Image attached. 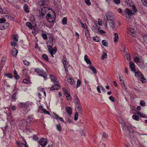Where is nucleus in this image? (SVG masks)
<instances>
[{
  "instance_id": "f257e3e1",
  "label": "nucleus",
  "mask_w": 147,
  "mask_h": 147,
  "mask_svg": "<svg viewBox=\"0 0 147 147\" xmlns=\"http://www.w3.org/2000/svg\"><path fill=\"white\" fill-rule=\"evenodd\" d=\"M19 121L20 120H19ZM33 121V119L32 118L30 117L27 118L26 120L24 119H22L20 120V128L21 129H27V128L26 127L27 123H30L32 122Z\"/></svg>"
},
{
  "instance_id": "f03ea898",
  "label": "nucleus",
  "mask_w": 147,
  "mask_h": 147,
  "mask_svg": "<svg viewBox=\"0 0 147 147\" xmlns=\"http://www.w3.org/2000/svg\"><path fill=\"white\" fill-rule=\"evenodd\" d=\"M46 19L49 22H53L55 20L56 15L54 12L51 13H48L47 15Z\"/></svg>"
},
{
  "instance_id": "7ed1b4c3",
  "label": "nucleus",
  "mask_w": 147,
  "mask_h": 147,
  "mask_svg": "<svg viewBox=\"0 0 147 147\" xmlns=\"http://www.w3.org/2000/svg\"><path fill=\"white\" fill-rule=\"evenodd\" d=\"M34 71L37 73L39 76L43 77L45 80H46L47 74L46 72L43 70L39 68H36L35 69Z\"/></svg>"
},
{
  "instance_id": "20e7f679",
  "label": "nucleus",
  "mask_w": 147,
  "mask_h": 147,
  "mask_svg": "<svg viewBox=\"0 0 147 147\" xmlns=\"http://www.w3.org/2000/svg\"><path fill=\"white\" fill-rule=\"evenodd\" d=\"M49 0H38L37 4L38 6L42 7L46 6Z\"/></svg>"
},
{
  "instance_id": "39448f33",
  "label": "nucleus",
  "mask_w": 147,
  "mask_h": 147,
  "mask_svg": "<svg viewBox=\"0 0 147 147\" xmlns=\"http://www.w3.org/2000/svg\"><path fill=\"white\" fill-rule=\"evenodd\" d=\"M18 35L15 34L13 35V41L11 42V45L12 46L16 47L18 46V45L16 43V42L18 41Z\"/></svg>"
},
{
  "instance_id": "423d86ee",
  "label": "nucleus",
  "mask_w": 147,
  "mask_h": 147,
  "mask_svg": "<svg viewBox=\"0 0 147 147\" xmlns=\"http://www.w3.org/2000/svg\"><path fill=\"white\" fill-rule=\"evenodd\" d=\"M20 104V107L23 108L24 111L28 112L30 110V107H29L28 105V104L21 102Z\"/></svg>"
},
{
  "instance_id": "0eeeda50",
  "label": "nucleus",
  "mask_w": 147,
  "mask_h": 147,
  "mask_svg": "<svg viewBox=\"0 0 147 147\" xmlns=\"http://www.w3.org/2000/svg\"><path fill=\"white\" fill-rule=\"evenodd\" d=\"M49 10L48 8L44 7H42L41 9L40 13V16L43 17L46 14L47 11Z\"/></svg>"
},
{
  "instance_id": "6e6552de",
  "label": "nucleus",
  "mask_w": 147,
  "mask_h": 147,
  "mask_svg": "<svg viewBox=\"0 0 147 147\" xmlns=\"http://www.w3.org/2000/svg\"><path fill=\"white\" fill-rule=\"evenodd\" d=\"M47 140L44 138L41 139L39 142V144L42 147H45L47 144Z\"/></svg>"
},
{
  "instance_id": "1a4fd4ad",
  "label": "nucleus",
  "mask_w": 147,
  "mask_h": 147,
  "mask_svg": "<svg viewBox=\"0 0 147 147\" xmlns=\"http://www.w3.org/2000/svg\"><path fill=\"white\" fill-rule=\"evenodd\" d=\"M76 106V110L79 113L81 114L82 111V106L80 103L75 105Z\"/></svg>"
},
{
  "instance_id": "9d476101",
  "label": "nucleus",
  "mask_w": 147,
  "mask_h": 147,
  "mask_svg": "<svg viewBox=\"0 0 147 147\" xmlns=\"http://www.w3.org/2000/svg\"><path fill=\"white\" fill-rule=\"evenodd\" d=\"M23 142L21 140L19 142V147H29L25 140L23 139H22Z\"/></svg>"
},
{
  "instance_id": "9b49d317",
  "label": "nucleus",
  "mask_w": 147,
  "mask_h": 147,
  "mask_svg": "<svg viewBox=\"0 0 147 147\" xmlns=\"http://www.w3.org/2000/svg\"><path fill=\"white\" fill-rule=\"evenodd\" d=\"M129 67L131 69V71L133 72H135L136 71L135 65L133 62H130L129 63Z\"/></svg>"
},
{
  "instance_id": "f8f14e48",
  "label": "nucleus",
  "mask_w": 147,
  "mask_h": 147,
  "mask_svg": "<svg viewBox=\"0 0 147 147\" xmlns=\"http://www.w3.org/2000/svg\"><path fill=\"white\" fill-rule=\"evenodd\" d=\"M112 14L110 12H108L105 15V16L106 18V20L108 21L109 20L110 21L112 20H113V18L112 17Z\"/></svg>"
},
{
  "instance_id": "ddd939ff",
  "label": "nucleus",
  "mask_w": 147,
  "mask_h": 147,
  "mask_svg": "<svg viewBox=\"0 0 147 147\" xmlns=\"http://www.w3.org/2000/svg\"><path fill=\"white\" fill-rule=\"evenodd\" d=\"M128 32L132 36H134L136 34V32L134 28H130L128 30Z\"/></svg>"
},
{
  "instance_id": "4468645a",
  "label": "nucleus",
  "mask_w": 147,
  "mask_h": 147,
  "mask_svg": "<svg viewBox=\"0 0 147 147\" xmlns=\"http://www.w3.org/2000/svg\"><path fill=\"white\" fill-rule=\"evenodd\" d=\"M65 109L69 115L71 117L72 113V110L71 107H66Z\"/></svg>"
},
{
  "instance_id": "2eb2a0df",
  "label": "nucleus",
  "mask_w": 147,
  "mask_h": 147,
  "mask_svg": "<svg viewBox=\"0 0 147 147\" xmlns=\"http://www.w3.org/2000/svg\"><path fill=\"white\" fill-rule=\"evenodd\" d=\"M55 85H53V86L50 88V90L51 91H53L55 90H58L60 89V87L57 84Z\"/></svg>"
},
{
  "instance_id": "dca6fc26",
  "label": "nucleus",
  "mask_w": 147,
  "mask_h": 147,
  "mask_svg": "<svg viewBox=\"0 0 147 147\" xmlns=\"http://www.w3.org/2000/svg\"><path fill=\"white\" fill-rule=\"evenodd\" d=\"M125 12V15H126V13H127V15L129 16H132L134 14V13L132 12V11L128 8L126 9Z\"/></svg>"
},
{
  "instance_id": "f3484780",
  "label": "nucleus",
  "mask_w": 147,
  "mask_h": 147,
  "mask_svg": "<svg viewBox=\"0 0 147 147\" xmlns=\"http://www.w3.org/2000/svg\"><path fill=\"white\" fill-rule=\"evenodd\" d=\"M50 77L52 82L58 84V81H57V78L54 76L50 75Z\"/></svg>"
},
{
  "instance_id": "a211bd4d",
  "label": "nucleus",
  "mask_w": 147,
  "mask_h": 147,
  "mask_svg": "<svg viewBox=\"0 0 147 147\" xmlns=\"http://www.w3.org/2000/svg\"><path fill=\"white\" fill-rule=\"evenodd\" d=\"M92 29L94 32L98 33L99 32L100 27L98 26H96L92 27Z\"/></svg>"
},
{
  "instance_id": "6ab92c4d",
  "label": "nucleus",
  "mask_w": 147,
  "mask_h": 147,
  "mask_svg": "<svg viewBox=\"0 0 147 147\" xmlns=\"http://www.w3.org/2000/svg\"><path fill=\"white\" fill-rule=\"evenodd\" d=\"M49 40L48 41V42L51 45H53V37L52 34H50L49 36Z\"/></svg>"
},
{
  "instance_id": "aec40b11",
  "label": "nucleus",
  "mask_w": 147,
  "mask_h": 147,
  "mask_svg": "<svg viewBox=\"0 0 147 147\" xmlns=\"http://www.w3.org/2000/svg\"><path fill=\"white\" fill-rule=\"evenodd\" d=\"M88 57L87 55H86L84 56V59L85 61L87 64H89L90 65L92 64V63L90 59L88 58Z\"/></svg>"
},
{
  "instance_id": "412c9836",
  "label": "nucleus",
  "mask_w": 147,
  "mask_h": 147,
  "mask_svg": "<svg viewBox=\"0 0 147 147\" xmlns=\"http://www.w3.org/2000/svg\"><path fill=\"white\" fill-rule=\"evenodd\" d=\"M52 46L53 45H50L48 46V50L50 53H51V52L53 51H55L57 50V49L55 47H54L53 49L52 47Z\"/></svg>"
},
{
  "instance_id": "4be33fe9",
  "label": "nucleus",
  "mask_w": 147,
  "mask_h": 147,
  "mask_svg": "<svg viewBox=\"0 0 147 147\" xmlns=\"http://www.w3.org/2000/svg\"><path fill=\"white\" fill-rule=\"evenodd\" d=\"M74 99L75 102V105L80 103V100L76 95L74 96Z\"/></svg>"
},
{
  "instance_id": "5701e85b",
  "label": "nucleus",
  "mask_w": 147,
  "mask_h": 147,
  "mask_svg": "<svg viewBox=\"0 0 147 147\" xmlns=\"http://www.w3.org/2000/svg\"><path fill=\"white\" fill-rule=\"evenodd\" d=\"M134 61L137 64H138V63L140 62L141 63H142L144 67L145 66L144 62H141L140 61L138 57H136L134 58Z\"/></svg>"
},
{
  "instance_id": "b1692460",
  "label": "nucleus",
  "mask_w": 147,
  "mask_h": 147,
  "mask_svg": "<svg viewBox=\"0 0 147 147\" xmlns=\"http://www.w3.org/2000/svg\"><path fill=\"white\" fill-rule=\"evenodd\" d=\"M53 114L54 115L55 117V119L58 120L59 119L60 121L63 122V123H65L62 117H59V116L57 115L55 113H54Z\"/></svg>"
},
{
  "instance_id": "393cba45",
  "label": "nucleus",
  "mask_w": 147,
  "mask_h": 147,
  "mask_svg": "<svg viewBox=\"0 0 147 147\" xmlns=\"http://www.w3.org/2000/svg\"><path fill=\"white\" fill-rule=\"evenodd\" d=\"M88 68L92 70L93 73L96 74L97 73V71L96 68L93 66L89 65L88 66Z\"/></svg>"
},
{
  "instance_id": "a878e982",
  "label": "nucleus",
  "mask_w": 147,
  "mask_h": 147,
  "mask_svg": "<svg viewBox=\"0 0 147 147\" xmlns=\"http://www.w3.org/2000/svg\"><path fill=\"white\" fill-rule=\"evenodd\" d=\"M62 62L64 65H67L68 64H67V60L66 59L65 55H63V56Z\"/></svg>"
},
{
  "instance_id": "bb28decb",
  "label": "nucleus",
  "mask_w": 147,
  "mask_h": 147,
  "mask_svg": "<svg viewBox=\"0 0 147 147\" xmlns=\"http://www.w3.org/2000/svg\"><path fill=\"white\" fill-rule=\"evenodd\" d=\"M11 52L12 55H16L18 53V51L16 48L13 47L12 49Z\"/></svg>"
},
{
  "instance_id": "cd10ccee",
  "label": "nucleus",
  "mask_w": 147,
  "mask_h": 147,
  "mask_svg": "<svg viewBox=\"0 0 147 147\" xmlns=\"http://www.w3.org/2000/svg\"><path fill=\"white\" fill-rule=\"evenodd\" d=\"M115 37L114 38V41L115 43H116L118 42V40L119 39V37L118 34L117 33H115L114 34Z\"/></svg>"
},
{
  "instance_id": "c85d7f7f",
  "label": "nucleus",
  "mask_w": 147,
  "mask_h": 147,
  "mask_svg": "<svg viewBox=\"0 0 147 147\" xmlns=\"http://www.w3.org/2000/svg\"><path fill=\"white\" fill-rule=\"evenodd\" d=\"M67 81L68 82L71 84H74L75 83L74 80L72 78H68Z\"/></svg>"
},
{
  "instance_id": "c756f323",
  "label": "nucleus",
  "mask_w": 147,
  "mask_h": 147,
  "mask_svg": "<svg viewBox=\"0 0 147 147\" xmlns=\"http://www.w3.org/2000/svg\"><path fill=\"white\" fill-rule=\"evenodd\" d=\"M141 75L140 78H141V80L143 83H145L146 82V79L144 78V75L141 73H140Z\"/></svg>"
},
{
  "instance_id": "7c9ffc66",
  "label": "nucleus",
  "mask_w": 147,
  "mask_h": 147,
  "mask_svg": "<svg viewBox=\"0 0 147 147\" xmlns=\"http://www.w3.org/2000/svg\"><path fill=\"white\" fill-rule=\"evenodd\" d=\"M109 23V24L112 28H113L115 26L116 23L113 20Z\"/></svg>"
},
{
  "instance_id": "2f4dec72",
  "label": "nucleus",
  "mask_w": 147,
  "mask_h": 147,
  "mask_svg": "<svg viewBox=\"0 0 147 147\" xmlns=\"http://www.w3.org/2000/svg\"><path fill=\"white\" fill-rule=\"evenodd\" d=\"M26 25L30 29H32L33 28L32 24L30 22H27L26 23Z\"/></svg>"
},
{
  "instance_id": "473e14b6",
  "label": "nucleus",
  "mask_w": 147,
  "mask_h": 147,
  "mask_svg": "<svg viewBox=\"0 0 147 147\" xmlns=\"http://www.w3.org/2000/svg\"><path fill=\"white\" fill-rule=\"evenodd\" d=\"M23 8L25 12H26V13H28L29 12V10L28 8V6L27 5H25L24 6Z\"/></svg>"
},
{
  "instance_id": "72a5a7b5",
  "label": "nucleus",
  "mask_w": 147,
  "mask_h": 147,
  "mask_svg": "<svg viewBox=\"0 0 147 147\" xmlns=\"http://www.w3.org/2000/svg\"><path fill=\"white\" fill-rule=\"evenodd\" d=\"M56 128L59 132H61L62 129V127L59 124H57L56 125Z\"/></svg>"
},
{
  "instance_id": "f704fd0d",
  "label": "nucleus",
  "mask_w": 147,
  "mask_h": 147,
  "mask_svg": "<svg viewBox=\"0 0 147 147\" xmlns=\"http://www.w3.org/2000/svg\"><path fill=\"white\" fill-rule=\"evenodd\" d=\"M23 82L25 84H29L30 82V79H24L23 80Z\"/></svg>"
},
{
  "instance_id": "c9c22d12",
  "label": "nucleus",
  "mask_w": 147,
  "mask_h": 147,
  "mask_svg": "<svg viewBox=\"0 0 147 147\" xmlns=\"http://www.w3.org/2000/svg\"><path fill=\"white\" fill-rule=\"evenodd\" d=\"M81 26L82 27L84 28L85 30H88V27L87 26L86 24H83L82 23L81 24Z\"/></svg>"
},
{
  "instance_id": "e433bc0d",
  "label": "nucleus",
  "mask_w": 147,
  "mask_h": 147,
  "mask_svg": "<svg viewBox=\"0 0 147 147\" xmlns=\"http://www.w3.org/2000/svg\"><path fill=\"white\" fill-rule=\"evenodd\" d=\"M13 74H14V77L15 79L18 80V76L17 73L15 69L14 70Z\"/></svg>"
},
{
  "instance_id": "4c0bfd02",
  "label": "nucleus",
  "mask_w": 147,
  "mask_h": 147,
  "mask_svg": "<svg viewBox=\"0 0 147 147\" xmlns=\"http://www.w3.org/2000/svg\"><path fill=\"white\" fill-rule=\"evenodd\" d=\"M42 58L45 61H49V58L48 56L45 54H44L42 55Z\"/></svg>"
},
{
  "instance_id": "58836bf2",
  "label": "nucleus",
  "mask_w": 147,
  "mask_h": 147,
  "mask_svg": "<svg viewBox=\"0 0 147 147\" xmlns=\"http://www.w3.org/2000/svg\"><path fill=\"white\" fill-rule=\"evenodd\" d=\"M107 57V53L103 52L101 56V59L102 60Z\"/></svg>"
},
{
  "instance_id": "ea45409f",
  "label": "nucleus",
  "mask_w": 147,
  "mask_h": 147,
  "mask_svg": "<svg viewBox=\"0 0 147 147\" xmlns=\"http://www.w3.org/2000/svg\"><path fill=\"white\" fill-rule=\"evenodd\" d=\"M78 113H79L78 112H75L74 118V120L75 121H77L78 119Z\"/></svg>"
},
{
  "instance_id": "a19ab883",
  "label": "nucleus",
  "mask_w": 147,
  "mask_h": 147,
  "mask_svg": "<svg viewBox=\"0 0 147 147\" xmlns=\"http://www.w3.org/2000/svg\"><path fill=\"white\" fill-rule=\"evenodd\" d=\"M125 58H126L128 60H130L131 59V57L129 54L127 53L125 56Z\"/></svg>"
},
{
  "instance_id": "79ce46f5",
  "label": "nucleus",
  "mask_w": 147,
  "mask_h": 147,
  "mask_svg": "<svg viewBox=\"0 0 147 147\" xmlns=\"http://www.w3.org/2000/svg\"><path fill=\"white\" fill-rule=\"evenodd\" d=\"M100 38L98 36H95L93 37V40L95 42H99V40Z\"/></svg>"
},
{
  "instance_id": "37998d69",
  "label": "nucleus",
  "mask_w": 147,
  "mask_h": 147,
  "mask_svg": "<svg viewBox=\"0 0 147 147\" xmlns=\"http://www.w3.org/2000/svg\"><path fill=\"white\" fill-rule=\"evenodd\" d=\"M67 19L66 17L63 18L62 20L63 24H67Z\"/></svg>"
},
{
  "instance_id": "c03bdc74",
  "label": "nucleus",
  "mask_w": 147,
  "mask_h": 147,
  "mask_svg": "<svg viewBox=\"0 0 147 147\" xmlns=\"http://www.w3.org/2000/svg\"><path fill=\"white\" fill-rule=\"evenodd\" d=\"M81 81L80 80H78L77 82V88H78L80 86V84H81Z\"/></svg>"
},
{
  "instance_id": "a18cd8bd",
  "label": "nucleus",
  "mask_w": 147,
  "mask_h": 147,
  "mask_svg": "<svg viewBox=\"0 0 147 147\" xmlns=\"http://www.w3.org/2000/svg\"><path fill=\"white\" fill-rule=\"evenodd\" d=\"M133 119L136 120H138L139 119V117L136 115H134L132 116Z\"/></svg>"
},
{
  "instance_id": "49530a36",
  "label": "nucleus",
  "mask_w": 147,
  "mask_h": 147,
  "mask_svg": "<svg viewBox=\"0 0 147 147\" xmlns=\"http://www.w3.org/2000/svg\"><path fill=\"white\" fill-rule=\"evenodd\" d=\"M102 44L105 47L108 46V44L106 42V41L105 40H103L102 42Z\"/></svg>"
},
{
  "instance_id": "de8ad7c7",
  "label": "nucleus",
  "mask_w": 147,
  "mask_h": 147,
  "mask_svg": "<svg viewBox=\"0 0 147 147\" xmlns=\"http://www.w3.org/2000/svg\"><path fill=\"white\" fill-rule=\"evenodd\" d=\"M42 36L43 38V39L44 40H47V35L46 34L43 33L42 34Z\"/></svg>"
},
{
  "instance_id": "09e8293b",
  "label": "nucleus",
  "mask_w": 147,
  "mask_h": 147,
  "mask_svg": "<svg viewBox=\"0 0 147 147\" xmlns=\"http://www.w3.org/2000/svg\"><path fill=\"white\" fill-rule=\"evenodd\" d=\"M127 130L129 131V133L130 134L132 128L130 125H128L127 126Z\"/></svg>"
},
{
  "instance_id": "8fccbe9b",
  "label": "nucleus",
  "mask_w": 147,
  "mask_h": 147,
  "mask_svg": "<svg viewBox=\"0 0 147 147\" xmlns=\"http://www.w3.org/2000/svg\"><path fill=\"white\" fill-rule=\"evenodd\" d=\"M102 137L104 138H107L108 137V136L105 132H104L103 133Z\"/></svg>"
},
{
  "instance_id": "3c124183",
  "label": "nucleus",
  "mask_w": 147,
  "mask_h": 147,
  "mask_svg": "<svg viewBox=\"0 0 147 147\" xmlns=\"http://www.w3.org/2000/svg\"><path fill=\"white\" fill-rule=\"evenodd\" d=\"M135 76L136 77H140L141 76V75L140 74V72H135Z\"/></svg>"
},
{
  "instance_id": "603ef678",
  "label": "nucleus",
  "mask_w": 147,
  "mask_h": 147,
  "mask_svg": "<svg viewBox=\"0 0 147 147\" xmlns=\"http://www.w3.org/2000/svg\"><path fill=\"white\" fill-rule=\"evenodd\" d=\"M141 1L145 6L147 7V2L146 0H141Z\"/></svg>"
},
{
  "instance_id": "864d4df0",
  "label": "nucleus",
  "mask_w": 147,
  "mask_h": 147,
  "mask_svg": "<svg viewBox=\"0 0 147 147\" xmlns=\"http://www.w3.org/2000/svg\"><path fill=\"white\" fill-rule=\"evenodd\" d=\"M23 61V63L25 65L27 66V65H29L30 64V63L28 61H27L26 60Z\"/></svg>"
},
{
  "instance_id": "5fc2aeb1",
  "label": "nucleus",
  "mask_w": 147,
  "mask_h": 147,
  "mask_svg": "<svg viewBox=\"0 0 147 147\" xmlns=\"http://www.w3.org/2000/svg\"><path fill=\"white\" fill-rule=\"evenodd\" d=\"M132 9L133 11L135 13H136L137 11V9L136 8L135 5H133L132 7Z\"/></svg>"
},
{
  "instance_id": "6e6d98bb",
  "label": "nucleus",
  "mask_w": 147,
  "mask_h": 147,
  "mask_svg": "<svg viewBox=\"0 0 147 147\" xmlns=\"http://www.w3.org/2000/svg\"><path fill=\"white\" fill-rule=\"evenodd\" d=\"M85 3L88 5H91V3L90 0H85Z\"/></svg>"
},
{
  "instance_id": "4d7b16f0",
  "label": "nucleus",
  "mask_w": 147,
  "mask_h": 147,
  "mask_svg": "<svg viewBox=\"0 0 147 147\" xmlns=\"http://www.w3.org/2000/svg\"><path fill=\"white\" fill-rule=\"evenodd\" d=\"M85 35L87 38L88 37H89V33L88 31V30H86L85 31Z\"/></svg>"
},
{
  "instance_id": "13d9d810",
  "label": "nucleus",
  "mask_w": 147,
  "mask_h": 147,
  "mask_svg": "<svg viewBox=\"0 0 147 147\" xmlns=\"http://www.w3.org/2000/svg\"><path fill=\"white\" fill-rule=\"evenodd\" d=\"M114 3L117 4L120 3V0H113Z\"/></svg>"
},
{
  "instance_id": "bf43d9fd",
  "label": "nucleus",
  "mask_w": 147,
  "mask_h": 147,
  "mask_svg": "<svg viewBox=\"0 0 147 147\" xmlns=\"http://www.w3.org/2000/svg\"><path fill=\"white\" fill-rule=\"evenodd\" d=\"M43 113L45 114H48V115H50V114L49 113V112L48 111H47L46 109H44L43 110Z\"/></svg>"
},
{
  "instance_id": "052dcab7",
  "label": "nucleus",
  "mask_w": 147,
  "mask_h": 147,
  "mask_svg": "<svg viewBox=\"0 0 147 147\" xmlns=\"http://www.w3.org/2000/svg\"><path fill=\"white\" fill-rule=\"evenodd\" d=\"M140 104L142 106H144V105H145V101L143 100H142L141 101L140 103Z\"/></svg>"
},
{
  "instance_id": "680f3d73",
  "label": "nucleus",
  "mask_w": 147,
  "mask_h": 147,
  "mask_svg": "<svg viewBox=\"0 0 147 147\" xmlns=\"http://www.w3.org/2000/svg\"><path fill=\"white\" fill-rule=\"evenodd\" d=\"M138 114L140 115L141 117H145V115H144L143 113H142L141 112H138Z\"/></svg>"
},
{
  "instance_id": "e2e57ef3",
  "label": "nucleus",
  "mask_w": 147,
  "mask_h": 147,
  "mask_svg": "<svg viewBox=\"0 0 147 147\" xmlns=\"http://www.w3.org/2000/svg\"><path fill=\"white\" fill-rule=\"evenodd\" d=\"M53 51L51 52V53H50L51 56L52 57H54V56L53 55V54H55L56 52L57 51Z\"/></svg>"
},
{
  "instance_id": "0e129e2a",
  "label": "nucleus",
  "mask_w": 147,
  "mask_h": 147,
  "mask_svg": "<svg viewBox=\"0 0 147 147\" xmlns=\"http://www.w3.org/2000/svg\"><path fill=\"white\" fill-rule=\"evenodd\" d=\"M6 21V20L4 18H2L0 20V23H2Z\"/></svg>"
},
{
  "instance_id": "69168bd1",
  "label": "nucleus",
  "mask_w": 147,
  "mask_h": 147,
  "mask_svg": "<svg viewBox=\"0 0 147 147\" xmlns=\"http://www.w3.org/2000/svg\"><path fill=\"white\" fill-rule=\"evenodd\" d=\"M121 125H122L123 128H124L125 127L126 125L125 122H124V121H122L121 123Z\"/></svg>"
},
{
  "instance_id": "338daca9",
  "label": "nucleus",
  "mask_w": 147,
  "mask_h": 147,
  "mask_svg": "<svg viewBox=\"0 0 147 147\" xmlns=\"http://www.w3.org/2000/svg\"><path fill=\"white\" fill-rule=\"evenodd\" d=\"M33 139L35 141H36L38 140V138L37 136L34 135L33 136Z\"/></svg>"
},
{
  "instance_id": "774afa93",
  "label": "nucleus",
  "mask_w": 147,
  "mask_h": 147,
  "mask_svg": "<svg viewBox=\"0 0 147 147\" xmlns=\"http://www.w3.org/2000/svg\"><path fill=\"white\" fill-rule=\"evenodd\" d=\"M109 99L112 102L115 101V99L112 96H110L109 97Z\"/></svg>"
}]
</instances>
